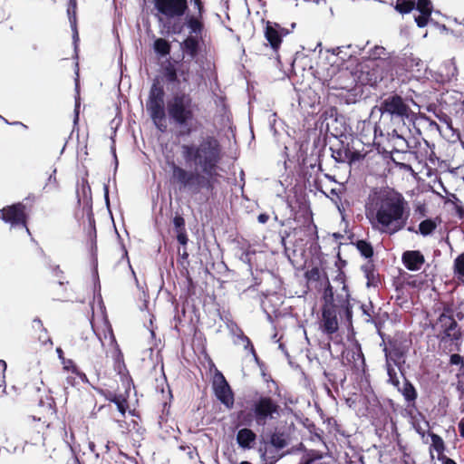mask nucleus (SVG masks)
Here are the masks:
<instances>
[{"label": "nucleus", "instance_id": "f257e3e1", "mask_svg": "<svg viewBox=\"0 0 464 464\" xmlns=\"http://www.w3.org/2000/svg\"><path fill=\"white\" fill-rule=\"evenodd\" d=\"M180 155L187 165L194 166V170L187 169L174 160L168 161L170 168V181L179 190L192 194L206 189L214 194L222 177L220 163L224 157L223 147L213 135L200 137L198 142L184 143L180 146Z\"/></svg>", "mask_w": 464, "mask_h": 464}, {"label": "nucleus", "instance_id": "f03ea898", "mask_svg": "<svg viewBox=\"0 0 464 464\" xmlns=\"http://www.w3.org/2000/svg\"><path fill=\"white\" fill-rule=\"evenodd\" d=\"M237 404L240 410L234 413L233 425L237 430L236 441L239 449L249 450L257 440V434L251 427L265 428L281 416L282 409L274 398L257 391L244 399L238 398Z\"/></svg>", "mask_w": 464, "mask_h": 464}, {"label": "nucleus", "instance_id": "7ed1b4c3", "mask_svg": "<svg viewBox=\"0 0 464 464\" xmlns=\"http://www.w3.org/2000/svg\"><path fill=\"white\" fill-rule=\"evenodd\" d=\"M405 205L406 201L400 194L381 195L366 208V216L373 228L392 235L406 225Z\"/></svg>", "mask_w": 464, "mask_h": 464}, {"label": "nucleus", "instance_id": "20e7f679", "mask_svg": "<svg viewBox=\"0 0 464 464\" xmlns=\"http://www.w3.org/2000/svg\"><path fill=\"white\" fill-rule=\"evenodd\" d=\"M345 288L344 285L342 293L334 294L333 286L328 282L323 295V319H352L353 312L349 300L350 295Z\"/></svg>", "mask_w": 464, "mask_h": 464}, {"label": "nucleus", "instance_id": "39448f33", "mask_svg": "<svg viewBox=\"0 0 464 464\" xmlns=\"http://www.w3.org/2000/svg\"><path fill=\"white\" fill-rule=\"evenodd\" d=\"M382 118L387 117L393 123L405 126L406 121H412L415 113L411 109L408 101L397 93L383 98L379 105Z\"/></svg>", "mask_w": 464, "mask_h": 464}, {"label": "nucleus", "instance_id": "423d86ee", "mask_svg": "<svg viewBox=\"0 0 464 464\" xmlns=\"http://www.w3.org/2000/svg\"><path fill=\"white\" fill-rule=\"evenodd\" d=\"M370 323L374 324V327L384 343L386 340L389 343V347H385L383 352L385 353L386 362L393 363L400 372L401 377H404V364L405 358L409 352V345L406 342H399L398 340L392 339L390 336L386 335L382 331V326L385 321H369Z\"/></svg>", "mask_w": 464, "mask_h": 464}, {"label": "nucleus", "instance_id": "0eeeda50", "mask_svg": "<svg viewBox=\"0 0 464 464\" xmlns=\"http://www.w3.org/2000/svg\"><path fill=\"white\" fill-rule=\"evenodd\" d=\"M192 106V99L188 94H176L167 104L169 117L177 125L186 126L195 116Z\"/></svg>", "mask_w": 464, "mask_h": 464}, {"label": "nucleus", "instance_id": "6e6552de", "mask_svg": "<svg viewBox=\"0 0 464 464\" xmlns=\"http://www.w3.org/2000/svg\"><path fill=\"white\" fill-rule=\"evenodd\" d=\"M193 5L194 14H187L183 23H174L170 27L172 34H180L183 29L191 28L194 33H198L205 28L206 7L203 0H190Z\"/></svg>", "mask_w": 464, "mask_h": 464}, {"label": "nucleus", "instance_id": "1a4fd4ad", "mask_svg": "<svg viewBox=\"0 0 464 464\" xmlns=\"http://www.w3.org/2000/svg\"><path fill=\"white\" fill-rule=\"evenodd\" d=\"M28 218L27 208L23 202L14 203L0 209V219L14 227H21L29 231L27 227Z\"/></svg>", "mask_w": 464, "mask_h": 464}, {"label": "nucleus", "instance_id": "9d476101", "mask_svg": "<svg viewBox=\"0 0 464 464\" xmlns=\"http://www.w3.org/2000/svg\"><path fill=\"white\" fill-rule=\"evenodd\" d=\"M155 9L164 18L179 19L183 17L188 11V0H153Z\"/></svg>", "mask_w": 464, "mask_h": 464}, {"label": "nucleus", "instance_id": "9b49d317", "mask_svg": "<svg viewBox=\"0 0 464 464\" xmlns=\"http://www.w3.org/2000/svg\"><path fill=\"white\" fill-rule=\"evenodd\" d=\"M188 30L187 35L180 43L179 49L182 52L183 57L187 56L190 61L198 63V57L202 52V45L204 44L203 34L205 29L200 30L198 33H194L191 28Z\"/></svg>", "mask_w": 464, "mask_h": 464}, {"label": "nucleus", "instance_id": "f8f14e48", "mask_svg": "<svg viewBox=\"0 0 464 464\" xmlns=\"http://www.w3.org/2000/svg\"><path fill=\"white\" fill-rule=\"evenodd\" d=\"M214 394L227 409L231 410L235 404V394L223 373L217 371L212 382Z\"/></svg>", "mask_w": 464, "mask_h": 464}, {"label": "nucleus", "instance_id": "ddd939ff", "mask_svg": "<svg viewBox=\"0 0 464 464\" xmlns=\"http://www.w3.org/2000/svg\"><path fill=\"white\" fill-rule=\"evenodd\" d=\"M291 442L289 432L285 430L276 429L266 433V439L263 440V445L259 450L269 451V455H277L280 450L285 449Z\"/></svg>", "mask_w": 464, "mask_h": 464}, {"label": "nucleus", "instance_id": "4468645a", "mask_svg": "<svg viewBox=\"0 0 464 464\" xmlns=\"http://www.w3.org/2000/svg\"><path fill=\"white\" fill-rule=\"evenodd\" d=\"M291 31L276 22L266 21L264 28V36L270 48L277 53L282 45L283 38L288 35Z\"/></svg>", "mask_w": 464, "mask_h": 464}, {"label": "nucleus", "instance_id": "2eb2a0df", "mask_svg": "<svg viewBox=\"0 0 464 464\" xmlns=\"http://www.w3.org/2000/svg\"><path fill=\"white\" fill-rule=\"evenodd\" d=\"M146 109L156 128L165 132L167 124L164 99H148Z\"/></svg>", "mask_w": 464, "mask_h": 464}, {"label": "nucleus", "instance_id": "dca6fc26", "mask_svg": "<svg viewBox=\"0 0 464 464\" xmlns=\"http://www.w3.org/2000/svg\"><path fill=\"white\" fill-rule=\"evenodd\" d=\"M324 84L332 90L351 91L355 87L356 80L348 69H339Z\"/></svg>", "mask_w": 464, "mask_h": 464}, {"label": "nucleus", "instance_id": "f3484780", "mask_svg": "<svg viewBox=\"0 0 464 464\" xmlns=\"http://www.w3.org/2000/svg\"><path fill=\"white\" fill-rule=\"evenodd\" d=\"M226 323L230 334L234 337V343L237 345L243 344L245 350H249L254 355L256 361H257V356L251 340L244 334L243 330L237 324L236 321H226Z\"/></svg>", "mask_w": 464, "mask_h": 464}, {"label": "nucleus", "instance_id": "a211bd4d", "mask_svg": "<svg viewBox=\"0 0 464 464\" xmlns=\"http://www.w3.org/2000/svg\"><path fill=\"white\" fill-rule=\"evenodd\" d=\"M385 54H386V50L382 46H375L371 51V56L375 60H379V62H380V63L377 64L378 66H381V65L382 66H390L391 67L390 74L392 76H393L394 73L398 74V71H397V69H395V67L402 65L404 59H401L399 57L384 59V58H382V56H384Z\"/></svg>", "mask_w": 464, "mask_h": 464}, {"label": "nucleus", "instance_id": "6ab92c4d", "mask_svg": "<svg viewBox=\"0 0 464 464\" xmlns=\"http://www.w3.org/2000/svg\"><path fill=\"white\" fill-rule=\"evenodd\" d=\"M388 142L392 147V152L406 153L411 148L409 141L400 133L396 128L387 130Z\"/></svg>", "mask_w": 464, "mask_h": 464}, {"label": "nucleus", "instance_id": "aec40b11", "mask_svg": "<svg viewBox=\"0 0 464 464\" xmlns=\"http://www.w3.org/2000/svg\"><path fill=\"white\" fill-rule=\"evenodd\" d=\"M415 8L420 13L414 20L418 27L423 28L428 25L433 12V4L430 0H416Z\"/></svg>", "mask_w": 464, "mask_h": 464}, {"label": "nucleus", "instance_id": "412c9836", "mask_svg": "<svg viewBox=\"0 0 464 464\" xmlns=\"http://www.w3.org/2000/svg\"><path fill=\"white\" fill-rule=\"evenodd\" d=\"M404 266L410 271H417L425 263L424 256L419 250H408L401 256Z\"/></svg>", "mask_w": 464, "mask_h": 464}, {"label": "nucleus", "instance_id": "4be33fe9", "mask_svg": "<svg viewBox=\"0 0 464 464\" xmlns=\"http://www.w3.org/2000/svg\"><path fill=\"white\" fill-rule=\"evenodd\" d=\"M319 330L328 336L329 341L338 344L342 343L343 337L339 334V321H318Z\"/></svg>", "mask_w": 464, "mask_h": 464}, {"label": "nucleus", "instance_id": "5701e85b", "mask_svg": "<svg viewBox=\"0 0 464 464\" xmlns=\"http://www.w3.org/2000/svg\"><path fill=\"white\" fill-rule=\"evenodd\" d=\"M402 378V387H401L400 385L399 388L396 389L401 393L404 400L408 402L409 405L415 404L416 400L418 398V392L413 383L409 379H407L405 375Z\"/></svg>", "mask_w": 464, "mask_h": 464}, {"label": "nucleus", "instance_id": "b1692460", "mask_svg": "<svg viewBox=\"0 0 464 464\" xmlns=\"http://www.w3.org/2000/svg\"><path fill=\"white\" fill-rule=\"evenodd\" d=\"M362 269L364 272L365 277L367 279V286L377 287L381 283V280L380 276L376 272V269L372 262H368L367 264L362 266Z\"/></svg>", "mask_w": 464, "mask_h": 464}, {"label": "nucleus", "instance_id": "393cba45", "mask_svg": "<svg viewBox=\"0 0 464 464\" xmlns=\"http://www.w3.org/2000/svg\"><path fill=\"white\" fill-rule=\"evenodd\" d=\"M162 76L168 84H179L180 79L179 77L178 70L175 65L171 63H169L162 68Z\"/></svg>", "mask_w": 464, "mask_h": 464}, {"label": "nucleus", "instance_id": "a878e982", "mask_svg": "<svg viewBox=\"0 0 464 464\" xmlns=\"http://www.w3.org/2000/svg\"><path fill=\"white\" fill-rule=\"evenodd\" d=\"M153 49L157 54L165 57L170 53L171 44L165 38H157L153 43Z\"/></svg>", "mask_w": 464, "mask_h": 464}, {"label": "nucleus", "instance_id": "bb28decb", "mask_svg": "<svg viewBox=\"0 0 464 464\" xmlns=\"http://www.w3.org/2000/svg\"><path fill=\"white\" fill-rule=\"evenodd\" d=\"M452 269L454 276L464 284V251L455 257Z\"/></svg>", "mask_w": 464, "mask_h": 464}, {"label": "nucleus", "instance_id": "cd10ccee", "mask_svg": "<svg viewBox=\"0 0 464 464\" xmlns=\"http://www.w3.org/2000/svg\"><path fill=\"white\" fill-rule=\"evenodd\" d=\"M436 219L427 218L422 220L419 225L418 232L423 237H427L431 235L437 228L439 223Z\"/></svg>", "mask_w": 464, "mask_h": 464}, {"label": "nucleus", "instance_id": "c85d7f7f", "mask_svg": "<svg viewBox=\"0 0 464 464\" xmlns=\"http://www.w3.org/2000/svg\"><path fill=\"white\" fill-rule=\"evenodd\" d=\"M106 400L114 403L119 412H121L122 415L125 414L128 409V403L126 399L121 394L109 392V395H106Z\"/></svg>", "mask_w": 464, "mask_h": 464}, {"label": "nucleus", "instance_id": "c756f323", "mask_svg": "<svg viewBox=\"0 0 464 464\" xmlns=\"http://www.w3.org/2000/svg\"><path fill=\"white\" fill-rule=\"evenodd\" d=\"M77 0H68L67 5V15L71 24L72 29L77 34Z\"/></svg>", "mask_w": 464, "mask_h": 464}, {"label": "nucleus", "instance_id": "7c9ffc66", "mask_svg": "<svg viewBox=\"0 0 464 464\" xmlns=\"http://www.w3.org/2000/svg\"><path fill=\"white\" fill-rule=\"evenodd\" d=\"M331 150H332V157L334 159V160L336 162H339V163H344V162H348V159H349V146L346 145L344 146L343 143L341 144V147L338 148V149H333L331 148Z\"/></svg>", "mask_w": 464, "mask_h": 464}, {"label": "nucleus", "instance_id": "2f4dec72", "mask_svg": "<svg viewBox=\"0 0 464 464\" xmlns=\"http://www.w3.org/2000/svg\"><path fill=\"white\" fill-rule=\"evenodd\" d=\"M415 5L416 0H396L394 8L398 13L407 14L415 8Z\"/></svg>", "mask_w": 464, "mask_h": 464}, {"label": "nucleus", "instance_id": "473e14b6", "mask_svg": "<svg viewBox=\"0 0 464 464\" xmlns=\"http://www.w3.org/2000/svg\"><path fill=\"white\" fill-rule=\"evenodd\" d=\"M355 246L363 257L372 258L373 256V247L370 242L360 239L356 241Z\"/></svg>", "mask_w": 464, "mask_h": 464}, {"label": "nucleus", "instance_id": "72a5a7b5", "mask_svg": "<svg viewBox=\"0 0 464 464\" xmlns=\"http://www.w3.org/2000/svg\"><path fill=\"white\" fill-rule=\"evenodd\" d=\"M164 87L158 79H155L150 86L148 99H164Z\"/></svg>", "mask_w": 464, "mask_h": 464}, {"label": "nucleus", "instance_id": "f704fd0d", "mask_svg": "<svg viewBox=\"0 0 464 464\" xmlns=\"http://www.w3.org/2000/svg\"><path fill=\"white\" fill-rule=\"evenodd\" d=\"M429 436L431 440V448L438 452V456L444 455L445 444L443 439L434 432H430Z\"/></svg>", "mask_w": 464, "mask_h": 464}, {"label": "nucleus", "instance_id": "c9c22d12", "mask_svg": "<svg viewBox=\"0 0 464 464\" xmlns=\"http://www.w3.org/2000/svg\"><path fill=\"white\" fill-rule=\"evenodd\" d=\"M455 316L459 319L463 318V314H461V313H456L454 304H445L443 311L438 319H454Z\"/></svg>", "mask_w": 464, "mask_h": 464}, {"label": "nucleus", "instance_id": "e433bc0d", "mask_svg": "<svg viewBox=\"0 0 464 464\" xmlns=\"http://www.w3.org/2000/svg\"><path fill=\"white\" fill-rule=\"evenodd\" d=\"M92 319H107L108 314L106 307L102 300H99L96 304L92 305Z\"/></svg>", "mask_w": 464, "mask_h": 464}, {"label": "nucleus", "instance_id": "4c0bfd02", "mask_svg": "<svg viewBox=\"0 0 464 464\" xmlns=\"http://www.w3.org/2000/svg\"><path fill=\"white\" fill-rule=\"evenodd\" d=\"M385 366H386L387 375L389 377L388 382L390 384H392V386H394L395 388H399L401 382L397 376V372L393 367L394 366L393 363L386 362Z\"/></svg>", "mask_w": 464, "mask_h": 464}, {"label": "nucleus", "instance_id": "58836bf2", "mask_svg": "<svg viewBox=\"0 0 464 464\" xmlns=\"http://www.w3.org/2000/svg\"><path fill=\"white\" fill-rule=\"evenodd\" d=\"M34 323H35V325H34L33 327L35 330L40 331V334L38 335V340L43 344H47V343L53 344L51 338L47 335L46 328H44L43 325V321H34Z\"/></svg>", "mask_w": 464, "mask_h": 464}, {"label": "nucleus", "instance_id": "ea45409f", "mask_svg": "<svg viewBox=\"0 0 464 464\" xmlns=\"http://www.w3.org/2000/svg\"><path fill=\"white\" fill-rule=\"evenodd\" d=\"M262 464H276L283 455H269V451L266 450H258Z\"/></svg>", "mask_w": 464, "mask_h": 464}, {"label": "nucleus", "instance_id": "a19ab883", "mask_svg": "<svg viewBox=\"0 0 464 464\" xmlns=\"http://www.w3.org/2000/svg\"><path fill=\"white\" fill-rule=\"evenodd\" d=\"M304 277L308 281L318 282L321 279V270L317 266H314L304 273Z\"/></svg>", "mask_w": 464, "mask_h": 464}, {"label": "nucleus", "instance_id": "79ce46f5", "mask_svg": "<svg viewBox=\"0 0 464 464\" xmlns=\"http://www.w3.org/2000/svg\"><path fill=\"white\" fill-rule=\"evenodd\" d=\"M175 232L182 231L186 229V222L182 215L176 213L172 219Z\"/></svg>", "mask_w": 464, "mask_h": 464}, {"label": "nucleus", "instance_id": "37998d69", "mask_svg": "<svg viewBox=\"0 0 464 464\" xmlns=\"http://www.w3.org/2000/svg\"><path fill=\"white\" fill-rule=\"evenodd\" d=\"M306 231L312 241L316 242L319 239L317 227L313 221L306 226Z\"/></svg>", "mask_w": 464, "mask_h": 464}, {"label": "nucleus", "instance_id": "c03bdc74", "mask_svg": "<svg viewBox=\"0 0 464 464\" xmlns=\"http://www.w3.org/2000/svg\"><path fill=\"white\" fill-rule=\"evenodd\" d=\"M68 363L72 364V372L76 374L82 380V382L89 383V380L86 374L79 370V368L72 360H68Z\"/></svg>", "mask_w": 464, "mask_h": 464}, {"label": "nucleus", "instance_id": "a18cd8bd", "mask_svg": "<svg viewBox=\"0 0 464 464\" xmlns=\"http://www.w3.org/2000/svg\"><path fill=\"white\" fill-rule=\"evenodd\" d=\"M347 322H348V324H347V330H348L347 340L349 342H351V343H354L355 345L360 346L358 341L355 340V331H354L353 326V321H347Z\"/></svg>", "mask_w": 464, "mask_h": 464}, {"label": "nucleus", "instance_id": "49530a36", "mask_svg": "<svg viewBox=\"0 0 464 464\" xmlns=\"http://www.w3.org/2000/svg\"><path fill=\"white\" fill-rule=\"evenodd\" d=\"M450 363L451 365H457L463 367L464 366V359L463 357L459 353H452L450 356Z\"/></svg>", "mask_w": 464, "mask_h": 464}, {"label": "nucleus", "instance_id": "de8ad7c7", "mask_svg": "<svg viewBox=\"0 0 464 464\" xmlns=\"http://www.w3.org/2000/svg\"><path fill=\"white\" fill-rule=\"evenodd\" d=\"M453 197L455 199V201H453L455 212L459 218H464V208L462 207L460 200L457 197Z\"/></svg>", "mask_w": 464, "mask_h": 464}, {"label": "nucleus", "instance_id": "09e8293b", "mask_svg": "<svg viewBox=\"0 0 464 464\" xmlns=\"http://www.w3.org/2000/svg\"><path fill=\"white\" fill-rule=\"evenodd\" d=\"M349 159H348V163L352 164V163H354L356 161H359L361 160L362 158H363V155L358 151V150H351L349 149Z\"/></svg>", "mask_w": 464, "mask_h": 464}, {"label": "nucleus", "instance_id": "8fccbe9b", "mask_svg": "<svg viewBox=\"0 0 464 464\" xmlns=\"http://www.w3.org/2000/svg\"><path fill=\"white\" fill-rule=\"evenodd\" d=\"M458 321H450V323L449 324V325H447L443 332H442V335H445V336H450V334H451L452 332H455V331H458Z\"/></svg>", "mask_w": 464, "mask_h": 464}, {"label": "nucleus", "instance_id": "3c124183", "mask_svg": "<svg viewBox=\"0 0 464 464\" xmlns=\"http://www.w3.org/2000/svg\"><path fill=\"white\" fill-rule=\"evenodd\" d=\"M183 276L186 277V280H187V283H188V293H193L195 288H196V285H195V283L188 272V269H185V272L182 273Z\"/></svg>", "mask_w": 464, "mask_h": 464}, {"label": "nucleus", "instance_id": "603ef678", "mask_svg": "<svg viewBox=\"0 0 464 464\" xmlns=\"http://www.w3.org/2000/svg\"><path fill=\"white\" fill-rule=\"evenodd\" d=\"M462 334L459 330L452 332L450 336L442 335L441 341H445L446 339H450V341L458 343L461 340Z\"/></svg>", "mask_w": 464, "mask_h": 464}, {"label": "nucleus", "instance_id": "864d4df0", "mask_svg": "<svg viewBox=\"0 0 464 464\" xmlns=\"http://www.w3.org/2000/svg\"><path fill=\"white\" fill-rule=\"evenodd\" d=\"M176 235H177V240L180 245L186 246L188 244V238L186 229L182 230V231L176 232Z\"/></svg>", "mask_w": 464, "mask_h": 464}, {"label": "nucleus", "instance_id": "5fc2aeb1", "mask_svg": "<svg viewBox=\"0 0 464 464\" xmlns=\"http://www.w3.org/2000/svg\"><path fill=\"white\" fill-rule=\"evenodd\" d=\"M7 368V364L5 361L0 359V385L5 383V371Z\"/></svg>", "mask_w": 464, "mask_h": 464}, {"label": "nucleus", "instance_id": "6e6d98bb", "mask_svg": "<svg viewBox=\"0 0 464 464\" xmlns=\"http://www.w3.org/2000/svg\"><path fill=\"white\" fill-rule=\"evenodd\" d=\"M102 323H103L104 330L108 332L111 340L115 342L116 339H115V336H114V334H113V330H112V326L111 324V321H102Z\"/></svg>", "mask_w": 464, "mask_h": 464}, {"label": "nucleus", "instance_id": "4d7b16f0", "mask_svg": "<svg viewBox=\"0 0 464 464\" xmlns=\"http://www.w3.org/2000/svg\"><path fill=\"white\" fill-rule=\"evenodd\" d=\"M179 76L181 77V81L185 83L188 82L189 80V68L181 69L179 71Z\"/></svg>", "mask_w": 464, "mask_h": 464}, {"label": "nucleus", "instance_id": "13d9d810", "mask_svg": "<svg viewBox=\"0 0 464 464\" xmlns=\"http://www.w3.org/2000/svg\"><path fill=\"white\" fill-rule=\"evenodd\" d=\"M313 431L310 430L311 433L316 438L318 439L320 441H323V434H324V431L318 428L315 427L314 424H313Z\"/></svg>", "mask_w": 464, "mask_h": 464}, {"label": "nucleus", "instance_id": "bf43d9fd", "mask_svg": "<svg viewBox=\"0 0 464 464\" xmlns=\"http://www.w3.org/2000/svg\"><path fill=\"white\" fill-rule=\"evenodd\" d=\"M438 459L441 461L442 464H457L456 461L446 455L438 456Z\"/></svg>", "mask_w": 464, "mask_h": 464}, {"label": "nucleus", "instance_id": "052dcab7", "mask_svg": "<svg viewBox=\"0 0 464 464\" xmlns=\"http://www.w3.org/2000/svg\"><path fill=\"white\" fill-rule=\"evenodd\" d=\"M257 220L261 224H266L269 220V215L266 213H261L257 216Z\"/></svg>", "mask_w": 464, "mask_h": 464}, {"label": "nucleus", "instance_id": "680f3d73", "mask_svg": "<svg viewBox=\"0 0 464 464\" xmlns=\"http://www.w3.org/2000/svg\"><path fill=\"white\" fill-rule=\"evenodd\" d=\"M458 428L459 436L464 439V417L459 420Z\"/></svg>", "mask_w": 464, "mask_h": 464}, {"label": "nucleus", "instance_id": "e2e57ef3", "mask_svg": "<svg viewBox=\"0 0 464 464\" xmlns=\"http://www.w3.org/2000/svg\"><path fill=\"white\" fill-rule=\"evenodd\" d=\"M413 427L418 434H420L421 437H424L425 432L419 424H413Z\"/></svg>", "mask_w": 464, "mask_h": 464}, {"label": "nucleus", "instance_id": "0e129e2a", "mask_svg": "<svg viewBox=\"0 0 464 464\" xmlns=\"http://www.w3.org/2000/svg\"><path fill=\"white\" fill-rule=\"evenodd\" d=\"M278 348H279V349H280V350L285 353V355L286 357H290V355H289V353H288L287 350L285 349V344H284V343H279V345H278Z\"/></svg>", "mask_w": 464, "mask_h": 464}, {"label": "nucleus", "instance_id": "69168bd1", "mask_svg": "<svg viewBox=\"0 0 464 464\" xmlns=\"http://www.w3.org/2000/svg\"><path fill=\"white\" fill-rule=\"evenodd\" d=\"M95 447H96V446H95L94 442H90V443H89V449H90V450L95 454L96 458H99V453H96V452H95Z\"/></svg>", "mask_w": 464, "mask_h": 464}, {"label": "nucleus", "instance_id": "338daca9", "mask_svg": "<svg viewBox=\"0 0 464 464\" xmlns=\"http://www.w3.org/2000/svg\"><path fill=\"white\" fill-rule=\"evenodd\" d=\"M191 132H192V130L190 128H188V129H187L185 130H181L179 134L181 136H188V135L191 134Z\"/></svg>", "mask_w": 464, "mask_h": 464}, {"label": "nucleus", "instance_id": "774afa93", "mask_svg": "<svg viewBox=\"0 0 464 464\" xmlns=\"http://www.w3.org/2000/svg\"><path fill=\"white\" fill-rule=\"evenodd\" d=\"M5 122H6V123H8V124H10L6 120H5ZM11 124L15 125V126L20 125V126H22L24 129H25V130L27 129V126H26L25 124L22 123L21 121H14V122H12Z\"/></svg>", "mask_w": 464, "mask_h": 464}]
</instances>
